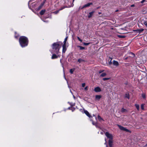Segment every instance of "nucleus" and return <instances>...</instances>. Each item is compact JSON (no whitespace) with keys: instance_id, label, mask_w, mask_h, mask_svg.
I'll list each match as a JSON object with an SVG mask.
<instances>
[{"instance_id":"1","label":"nucleus","mask_w":147,"mask_h":147,"mask_svg":"<svg viewBox=\"0 0 147 147\" xmlns=\"http://www.w3.org/2000/svg\"><path fill=\"white\" fill-rule=\"evenodd\" d=\"M19 42L21 46L23 47L28 45V40L27 38L24 36H22L20 37Z\"/></svg>"},{"instance_id":"2","label":"nucleus","mask_w":147,"mask_h":147,"mask_svg":"<svg viewBox=\"0 0 147 147\" xmlns=\"http://www.w3.org/2000/svg\"><path fill=\"white\" fill-rule=\"evenodd\" d=\"M59 43L58 42L54 43L52 45V50L51 53H56V54H58L59 53Z\"/></svg>"},{"instance_id":"3","label":"nucleus","mask_w":147,"mask_h":147,"mask_svg":"<svg viewBox=\"0 0 147 147\" xmlns=\"http://www.w3.org/2000/svg\"><path fill=\"white\" fill-rule=\"evenodd\" d=\"M105 134L107 137L109 139V140H112L113 136L111 134L109 133L108 132H106L105 133Z\"/></svg>"},{"instance_id":"4","label":"nucleus","mask_w":147,"mask_h":147,"mask_svg":"<svg viewBox=\"0 0 147 147\" xmlns=\"http://www.w3.org/2000/svg\"><path fill=\"white\" fill-rule=\"evenodd\" d=\"M59 53L58 54H57V55H56L55 54H53L52 56L51 57L52 59H54L57 58L58 57H59L60 56V55L59 54Z\"/></svg>"},{"instance_id":"5","label":"nucleus","mask_w":147,"mask_h":147,"mask_svg":"<svg viewBox=\"0 0 147 147\" xmlns=\"http://www.w3.org/2000/svg\"><path fill=\"white\" fill-rule=\"evenodd\" d=\"M117 125L118 126L120 129L121 130L125 131L127 132H128L129 131V130L128 129L120 125Z\"/></svg>"},{"instance_id":"6","label":"nucleus","mask_w":147,"mask_h":147,"mask_svg":"<svg viewBox=\"0 0 147 147\" xmlns=\"http://www.w3.org/2000/svg\"><path fill=\"white\" fill-rule=\"evenodd\" d=\"M68 1V6L67 7H71L73 6L74 5V4L73 3L72 4L71 3V1H68L67 0H65V3H66V1Z\"/></svg>"},{"instance_id":"7","label":"nucleus","mask_w":147,"mask_h":147,"mask_svg":"<svg viewBox=\"0 0 147 147\" xmlns=\"http://www.w3.org/2000/svg\"><path fill=\"white\" fill-rule=\"evenodd\" d=\"M94 91L96 92H100L101 91V90L99 87H97L94 88Z\"/></svg>"},{"instance_id":"8","label":"nucleus","mask_w":147,"mask_h":147,"mask_svg":"<svg viewBox=\"0 0 147 147\" xmlns=\"http://www.w3.org/2000/svg\"><path fill=\"white\" fill-rule=\"evenodd\" d=\"M92 3H88L87 4H86L84 5L82 9L89 7L90 5H92Z\"/></svg>"},{"instance_id":"9","label":"nucleus","mask_w":147,"mask_h":147,"mask_svg":"<svg viewBox=\"0 0 147 147\" xmlns=\"http://www.w3.org/2000/svg\"><path fill=\"white\" fill-rule=\"evenodd\" d=\"M45 1H44L42 3H41L40 6L38 7L37 9L38 10H40L42 8L44 4L45 3Z\"/></svg>"},{"instance_id":"10","label":"nucleus","mask_w":147,"mask_h":147,"mask_svg":"<svg viewBox=\"0 0 147 147\" xmlns=\"http://www.w3.org/2000/svg\"><path fill=\"white\" fill-rule=\"evenodd\" d=\"M113 64L114 65L116 66H118L119 65V63L118 62L115 60L113 61Z\"/></svg>"},{"instance_id":"11","label":"nucleus","mask_w":147,"mask_h":147,"mask_svg":"<svg viewBox=\"0 0 147 147\" xmlns=\"http://www.w3.org/2000/svg\"><path fill=\"white\" fill-rule=\"evenodd\" d=\"M66 50V45H63L62 52L63 53H65Z\"/></svg>"},{"instance_id":"12","label":"nucleus","mask_w":147,"mask_h":147,"mask_svg":"<svg viewBox=\"0 0 147 147\" xmlns=\"http://www.w3.org/2000/svg\"><path fill=\"white\" fill-rule=\"evenodd\" d=\"M84 113L89 118L92 117L91 116L89 113L87 111H84Z\"/></svg>"},{"instance_id":"13","label":"nucleus","mask_w":147,"mask_h":147,"mask_svg":"<svg viewBox=\"0 0 147 147\" xmlns=\"http://www.w3.org/2000/svg\"><path fill=\"white\" fill-rule=\"evenodd\" d=\"M94 13V11H92L89 13L88 15V18H91L93 15Z\"/></svg>"},{"instance_id":"14","label":"nucleus","mask_w":147,"mask_h":147,"mask_svg":"<svg viewBox=\"0 0 147 147\" xmlns=\"http://www.w3.org/2000/svg\"><path fill=\"white\" fill-rule=\"evenodd\" d=\"M109 144L110 147H113V141L112 140H109Z\"/></svg>"},{"instance_id":"15","label":"nucleus","mask_w":147,"mask_h":147,"mask_svg":"<svg viewBox=\"0 0 147 147\" xmlns=\"http://www.w3.org/2000/svg\"><path fill=\"white\" fill-rule=\"evenodd\" d=\"M144 29H138L136 30V32L139 33H141L143 31Z\"/></svg>"},{"instance_id":"16","label":"nucleus","mask_w":147,"mask_h":147,"mask_svg":"<svg viewBox=\"0 0 147 147\" xmlns=\"http://www.w3.org/2000/svg\"><path fill=\"white\" fill-rule=\"evenodd\" d=\"M95 97L96 99L98 100L100 99V98L101 97V96L100 95H97Z\"/></svg>"},{"instance_id":"17","label":"nucleus","mask_w":147,"mask_h":147,"mask_svg":"<svg viewBox=\"0 0 147 147\" xmlns=\"http://www.w3.org/2000/svg\"><path fill=\"white\" fill-rule=\"evenodd\" d=\"M107 75V74L105 73H102L100 75V77H105Z\"/></svg>"},{"instance_id":"18","label":"nucleus","mask_w":147,"mask_h":147,"mask_svg":"<svg viewBox=\"0 0 147 147\" xmlns=\"http://www.w3.org/2000/svg\"><path fill=\"white\" fill-rule=\"evenodd\" d=\"M67 37H66L65 39L64 40L63 42L64 44L63 45H66V43L67 39Z\"/></svg>"},{"instance_id":"19","label":"nucleus","mask_w":147,"mask_h":147,"mask_svg":"<svg viewBox=\"0 0 147 147\" xmlns=\"http://www.w3.org/2000/svg\"><path fill=\"white\" fill-rule=\"evenodd\" d=\"M98 119L100 121H101V120L103 121V119L99 115L98 116Z\"/></svg>"},{"instance_id":"20","label":"nucleus","mask_w":147,"mask_h":147,"mask_svg":"<svg viewBox=\"0 0 147 147\" xmlns=\"http://www.w3.org/2000/svg\"><path fill=\"white\" fill-rule=\"evenodd\" d=\"M125 97L127 98L128 99L129 98V95L128 93H127L125 95Z\"/></svg>"},{"instance_id":"21","label":"nucleus","mask_w":147,"mask_h":147,"mask_svg":"<svg viewBox=\"0 0 147 147\" xmlns=\"http://www.w3.org/2000/svg\"><path fill=\"white\" fill-rule=\"evenodd\" d=\"M45 10H42V11H41L40 12V14L41 15H43L44 13H45Z\"/></svg>"},{"instance_id":"22","label":"nucleus","mask_w":147,"mask_h":147,"mask_svg":"<svg viewBox=\"0 0 147 147\" xmlns=\"http://www.w3.org/2000/svg\"><path fill=\"white\" fill-rule=\"evenodd\" d=\"M74 69H71L70 70V72L71 74H72L73 73V72L74 71Z\"/></svg>"},{"instance_id":"23","label":"nucleus","mask_w":147,"mask_h":147,"mask_svg":"<svg viewBox=\"0 0 147 147\" xmlns=\"http://www.w3.org/2000/svg\"><path fill=\"white\" fill-rule=\"evenodd\" d=\"M84 61V60L82 59H79L78 60V62H79V63H80L81 62H83Z\"/></svg>"},{"instance_id":"24","label":"nucleus","mask_w":147,"mask_h":147,"mask_svg":"<svg viewBox=\"0 0 147 147\" xmlns=\"http://www.w3.org/2000/svg\"><path fill=\"white\" fill-rule=\"evenodd\" d=\"M126 109H124V108H122V109H121V111L122 112H125L126 111Z\"/></svg>"},{"instance_id":"25","label":"nucleus","mask_w":147,"mask_h":147,"mask_svg":"<svg viewBox=\"0 0 147 147\" xmlns=\"http://www.w3.org/2000/svg\"><path fill=\"white\" fill-rule=\"evenodd\" d=\"M135 106L136 108L138 110H139V105L138 104H136Z\"/></svg>"},{"instance_id":"26","label":"nucleus","mask_w":147,"mask_h":147,"mask_svg":"<svg viewBox=\"0 0 147 147\" xmlns=\"http://www.w3.org/2000/svg\"><path fill=\"white\" fill-rule=\"evenodd\" d=\"M144 104H142V105H141V108L143 110L144 109Z\"/></svg>"},{"instance_id":"27","label":"nucleus","mask_w":147,"mask_h":147,"mask_svg":"<svg viewBox=\"0 0 147 147\" xmlns=\"http://www.w3.org/2000/svg\"><path fill=\"white\" fill-rule=\"evenodd\" d=\"M78 47H80V50L84 49H85L84 47L81 46H78Z\"/></svg>"},{"instance_id":"28","label":"nucleus","mask_w":147,"mask_h":147,"mask_svg":"<svg viewBox=\"0 0 147 147\" xmlns=\"http://www.w3.org/2000/svg\"><path fill=\"white\" fill-rule=\"evenodd\" d=\"M110 79V78H103V80L104 81H105L109 80Z\"/></svg>"},{"instance_id":"29","label":"nucleus","mask_w":147,"mask_h":147,"mask_svg":"<svg viewBox=\"0 0 147 147\" xmlns=\"http://www.w3.org/2000/svg\"><path fill=\"white\" fill-rule=\"evenodd\" d=\"M83 44L84 45L86 46H87L89 45V43H86V42H84Z\"/></svg>"},{"instance_id":"30","label":"nucleus","mask_w":147,"mask_h":147,"mask_svg":"<svg viewBox=\"0 0 147 147\" xmlns=\"http://www.w3.org/2000/svg\"><path fill=\"white\" fill-rule=\"evenodd\" d=\"M142 96L143 98H144L146 97V95L145 94L143 93L142 94Z\"/></svg>"},{"instance_id":"31","label":"nucleus","mask_w":147,"mask_h":147,"mask_svg":"<svg viewBox=\"0 0 147 147\" xmlns=\"http://www.w3.org/2000/svg\"><path fill=\"white\" fill-rule=\"evenodd\" d=\"M144 24L146 26V27H147V22H144Z\"/></svg>"},{"instance_id":"32","label":"nucleus","mask_w":147,"mask_h":147,"mask_svg":"<svg viewBox=\"0 0 147 147\" xmlns=\"http://www.w3.org/2000/svg\"><path fill=\"white\" fill-rule=\"evenodd\" d=\"M104 71L103 70H100L99 71L98 73L99 74H100L102 72Z\"/></svg>"},{"instance_id":"33","label":"nucleus","mask_w":147,"mask_h":147,"mask_svg":"<svg viewBox=\"0 0 147 147\" xmlns=\"http://www.w3.org/2000/svg\"><path fill=\"white\" fill-rule=\"evenodd\" d=\"M78 39L80 42H82V40H81L79 37H77Z\"/></svg>"},{"instance_id":"34","label":"nucleus","mask_w":147,"mask_h":147,"mask_svg":"<svg viewBox=\"0 0 147 147\" xmlns=\"http://www.w3.org/2000/svg\"><path fill=\"white\" fill-rule=\"evenodd\" d=\"M85 86V83H83L82 84V87H84Z\"/></svg>"},{"instance_id":"35","label":"nucleus","mask_w":147,"mask_h":147,"mask_svg":"<svg viewBox=\"0 0 147 147\" xmlns=\"http://www.w3.org/2000/svg\"><path fill=\"white\" fill-rule=\"evenodd\" d=\"M105 145H106V147H107V141H106V139H105Z\"/></svg>"},{"instance_id":"36","label":"nucleus","mask_w":147,"mask_h":147,"mask_svg":"<svg viewBox=\"0 0 147 147\" xmlns=\"http://www.w3.org/2000/svg\"><path fill=\"white\" fill-rule=\"evenodd\" d=\"M84 89L86 90H88V86H86L84 88Z\"/></svg>"},{"instance_id":"37","label":"nucleus","mask_w":147,"mask_h":147,"mask_svg":"<svg viewBox=\"0 0 147 147\" xmlns=\"http://www.w3.org/2000/svg\"><path fill=\"white\" fill-rule=\"evenodd\" d=\"M130 54L133 55V57H134L135 55L134 53H131Z\"/></svg>"},{"instance_id":"38","label":"nucleus","mask_w":147,"mask_h":147,"mask_svg":"<svg viewBox=\"0 0 147 147\" xmlns=\"http://www.w3.org/2000/svg\"><path fill=\"white\" fill-rule=\"evenodd\" d=\"M91 121H92V124L93 125H95V123H94V122L91 120Z\"/></svg>"},{"instance_id":"39","label":"nucleus","mask_w":147,"mask_h":147,"mask_svg":"<svg viewBox=\"0 0 147 147\" xmlns=\"http://www.w3.org/2000/svg\"><path fill=\"white\" fill-rule=\"evenodd\" d=\"M145 1V0H143L141 1L142 3H143Z\"/></svg>"},{"instance_id":"40","label":"nucleus","mask_w":147,"mask_h":147,"mask_svg":"<svg viewBox=\"0 0 147 147\" xmlns=\"http://www.w3.org/2000/svg\"><path fill=\"white\" fill-rule=\"evenodd\" d=\"M58 12H59V11H55L54 13L56 14H57Z\"/></svg>"},{"instance_id":"41","label":"nucleus","mask_w":147,"mask_h":147,"mask_svg":"<svg viewBox=\"0 0 147 147\" xmlns=\"http://www.w3.org/2000/svg\"><path fill=\"white\" fill-rule=\"evenodd\" d=\"M134 5L133 4V5H131V7H134Z\"/></svg>"},{"instance_id":"42","label":"nucleus","mask_w":147,"mask_h":147,"mask_svg":"<svg viewBox=\"0 0 147 147\" xmlns=\"http://www.w3.org/2000/svg\"><path fill=\"white\" fill-rule=\"evenodd\" d=\"M119 36L120 38H123V36Z\"/></svg>"},{"instance_id":"43","label":"nucleus","mask_w":147,"mask_h":147,"mask_svg":"<svg viewBox=\"0 0 147 147\" xmlns=\"http://www.w3.org/2000/svg\"><path fill=\"white\" fill-rule=\"evenodd\" d=\"M60 62H61V59H60Z\"/></svg>"},{"instance_id":"44","label":"nucleus","mask_w":147,"mask_h":147,"mask_svg":"<svg viewBox=\"0 0 147 147\" xmlns=\"http://www.w3.org/2000/svg\"><path fill=\"white\" fill-rule=\"evenodd\" d=\"M93 116H94V117L95 116V115H93Z\"/></svg>"},{"instance_id":"45","label":"nucleus","mask_w":147,"mask_h":147,"mask_svg":"<svg viewBox=\"0 0 147 147\" xmlns=\"http://www.w3.org/2000/svg\"><path fill=\"white\" fill-rule=\"evenodd\" d=\"M15 37L16 38H17V37L16 36H15Z\"/></svg>"},{"instance_id":"46","label":"nucleus","mask_w":147,"mask_h":147,"mask_svg":"<svg viewBox=\"0 0 147 147\" xmlns=\"http://www.w3.org/2000/svg\"><path fill=\"white\" fill-rule=\"evenodd\" d=\"M74 0H73V2L74 1Z\"/></svg>"},{"instance_id":"47","label":"nucleus","mask_w":147,"mask_h":147,"mask_svg":"<svg viewBox=\"0 0 147 147\" xmlns=\"http://www.w3.org/2000/svg\"><path fill=\"white\" fill-rule=\"evenodd\" d=\"M125 59H127V58H125Z\"/></svg>"},{"instance_id":"48","label":"nucleus","mask_w":147,"mask_h":147,"mask_svg":"<svg viewBox=\"0 0 147 147\" xmlns=\"http://www.w3.org/2000/svg\"><path fill=\"white\" fill-rule=\"evenodd\" d=\"M146 146H147V144H146Z\"/></svg>"}]
</instances>
